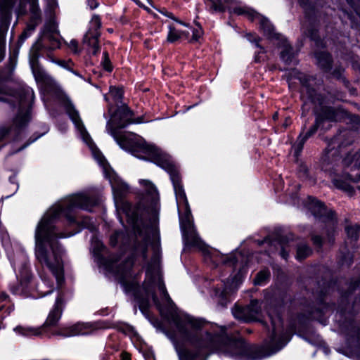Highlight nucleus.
<instances>
[{
  "label": "nucleus",
  "mask_w": 360,
  "mask_h": 360,
  "mask_svg": "<svg viewBox=\"0 0 360 360\" xmlns=\"http://www.w3.org/2000/svg\"><path fill=\"white\" fill-rule=\"evenodd\" d=\"M58 63L60 65H61V66H64L65 62H64V61H59Z\"/></svg>",
  "instance_id": "obj_48"
},
{
  "label": "nucleus",
  "mask_w": 360,
  "mask_h": 360,
  "mask_svg": "<svg viewBox=\"0 0 360 360\" xmlns=\"http://www.w3.org/2000/svg\"><path fill=\"white\" fill-rule=\"evenodd\" d=\"M131 266H132V262L131 261L127 262V270L125 272H124V271L122 272V275L123 276V279L127 276V274H128V271L129 270V269H131Z\"/></svg>",
  "instance_id": "obj_39"
},
{
  "label": "nucleus",
  "mask_w": 360,
  "mask_h": 360,
  "mask_svg": "<svg viewBox=\"0 0 360 360\" xmlns=\"http://www.w3.org/2000/svg\"><path fill=\"white\" fill-rule=\"evenodd\" d=\"M288 124H289V123H288V120H286V122H285V124H284L285 127H287V126L288 125Z\"/></svg>",
  "instance_id": "obj_55"
},
{
  "label": "nucleus",
  "mask_w": 360,
  "mask_h": 360,
  "mask_svg": "<svg viewBox=\"0 0 360 360\" xmlns=\"http://www.w3.org/2000/svg\"><path fill=\"white\" fill-rule=\"evenodd\" d=\"M192 38L189 40L190 43H201L200 41V38L202 35V30L200 26H198V28L192 30Z\"/></svg>",
  "instance_id": "obj_25"
},
{
  "label": "nucleus",
  "mask_w": 360,
  "mask_h": 360,
  "mask_svg": "<svg viewBox=\"0 0 360 360\" xmlns=\"http://www.w3.org/2000/svg\"><path fill=\"white\" fill-rule=\"evenodd\" d=\"M309 110V103H307V102L304 103V105H303V111H305V110Z\"/></svg>",
  "instance_id": "obj_45"
},
{
  "label": "nucleus",
  "mask_w": 360,
  "mask_h": 360,
  "mask_svg": "<svg viewBox=\"0 0 360 360\" xmlns=\"http://www.w3.org/2000/svg\"><path fill=\"white\" fill-rule=\"evenodd\" d=\"M316 63L320 68L325 72H328L331 68V57L324 51H320L314 55Z\"/></svg>",
  "instance_id": "obj_16"
},
{
  "label": "nucleus",
  "mask_w": 360,
  "mask_h": 360,
  "mask_svg": "<svg viewBox=\"0 0 360 360\" xmlns=\"http://www.w3.org/2000/svg\"><path fill=\"white\" fill-rule=\"evenodd\" d=\"M175 321L176 322V324L179 326V322L177 321V320H175Z\"/></svg>",
  "instance_id": "obj_59"
},
{
  "label": "nucleus",
  "mask_w": 360,
  "mask_h": 360,
  "mask_svg": "<svg viewBox=\"0 0 360 360\" xmlns=\"http://www.w3.org/2000/svg\"><path fill=\"white\" fill-rule=\"evenodd\" d=\"M139 184L144 191L145 205L155 210L159 203V193L155 184L148 179H140Z\"/></svg>",
  "instance_id": "obj_11"
},
{
  "label": "nucleus",
  "mask_w": 360,
  "mask_h": 360,
  "mask_svg": "<svg viewBox=\"0 0 360 360\" xmlns=\"http://www.w3.org/2000/svg\"><path fill=\"white\" fill-rule=\"evenodd\" d=\"M271 322L272 331L270 339L261 348L249 347L242 338L231 339L224 337L225 328L221 327V335L212 337L205 333L191 338L192 345L199 349V353L205 350H217L226 355L242 360H260L269 356L281 349L290 340V335L283 331L280 315L275 311H268Z\"/></svg>",
  "instance_id": "obj_2"
},
{
  "label": "nucleus",
  "mask_w": 360,
  "mask_h": 360,
  "mask_svg": "<svg viewBox=\"0 0 360 360\" xmlns=\"http://www.w3.org/2000/svg\"><path fill=\"white\" fill-rule=\"evenodd\" d=\"M52 292V289H51V290H48V292H46V293H44V295H46V294H48V293H50V292Z\"/></svg>",
  "instance_id": "obj_53"
},
{
  "label": "nucleus",
  "mask_w": 360,
  "mask_h": 360,
  "mask_svg": "<svg viewBox=\"0 0 360 360\" xmlns=\"http://www.w3.org/2000/svg\"><path fill=\"white\" fill-rule=\"evenodd\" d=\"M338 117V112L332 108L323 107L319 112H317L315 124L303 135L302 132L297 138L294 145L295 150L297 153H300L304 146L305 141L317 131L318 128L326 121H336Z\"/></svg>",
  "instance_id": "obj_7"
},
{
  "label": "nucleus",
  "mask_w": 360,
  "mask_h": 360,
  "mask_svg": "<svg viewBox=\"0 0 360 360\" xmlns=\"http://www.w3.org/2000/svg\"><path fill=\"white\" fill-rule=\"evenodd\" d=\"M358 188L360 190V186L358 187Z\"/></svg>",
  "instance_id": "obj_62"
},
{
  "label": "nucleus",
  "mask_w": 360,
  "mask_h": 360,
  "mask_svg": "<svg viewBox=\"0 0 360 360\" xmlns=\"http://www.w3.org/2000/svg\"><path fill=\"white\" fill-rule=\"evenodd\" d=\"M79 328V326H74L72 330L70 335H77L80 333V332L77 330Z\"/></svg>",
  "instance_id": "obj_40"
},
{
  "label": "nucleus",
  "mask_w": 360,
  "mask_h": 360,
  "mask_svg": "<svg viewBox=\"0 0 360 360\" xmlns=\"http://www.w3.org/2000/svg\"><path fill=\"white\" fill-rule=\"evenodd\" d=\"M11 290L14 294H20L23 292V290L20 288V287L11 288Z\"/></svg>",
  "instance_id": "obj_41"
},
{
  "label": "nucleus",
  "mask_w": 360,
  "mask_h": 360,
  "mask_svg": "<svg viewBox=\"0 0 360 360\" xmlns=\"http://www.w3.org/2000/svg\"><path fill=\"white\" fill-rule=\"evenodd\" d=\"M29 144H30V143H27L26 145H25V146H24V148H25V147H27V145H29ZM22 148H23V147H22V148H20L18 150H22Z\"/></svg>",
  "instance_id": "obj_54"
},
{
  "label": "nucleus",
  "mask_w": 360,
  "mask_h": 360,
  "mask_svg": "<svg viewBox=\"0 0 360 360\" xmlns=\"http://www.w3.org/2000/svg\"><path fill=\"white\" fill-rule=\"evenodd\" d=\"M8 295L5 292H2L1 294V298L2 300H6L7 298Z\"/></svg>",
  "instance_id": "obj_47"
},
{
  "label": "nucleus",
  "mask_w": 360,
  "mask_h": 360,
  "mask_svg": "<svg viewBox=\"0 0 360 360\" xmlns=\"http://www.w3.org/2000/svg\"><path fill=\"white\" fill-rule=\"evenodd\" d=\"M169 32L167 34V41L169 43L176 42L180 39H188V32L181 31L174 25L168 26Z\"/></svg>",
  "instance_id": "obj_18"
},
{
  "label": "nucleus",
  "mask_w": 360,
  "mask_h": 360,
  "mask_svg": "<svg viewBox=\"0 0 360 360\" xmlns=\"http://www.w3.org/2000/svg\"><path fill=\"white\" fill-rule=\"evenodd\" d=\"M133 116L134 112L127 106H122L113 117L112 122H115L116 127L110 122L107 124L108 132L115 139L119 146L125 150L133 147L134 142L128 135L120 133L118 129L125 127L129 124L142 122L141 118L133 120Z\"/></svg>",
  "instance_id": "obj_6"
},
{
  "label": "nucleus",
  "mask_w": 360,
  "mask_h": 360,
  "mask_svg": "<svg viewBox=\"0 0 360 360\" xmlns=\"http://www.w3.org/2000/svg\"><path fill=\"white\" fill-rule=\"evenodd\" d=\"M354 165L360 168V150L354 155Z\"/></svg>",
  "instance_id": "obj_36"
},
{
  "label": "nucleus",
  "mask_w": 360,
  "mask_h": 360,
  "mask_svg": "<svg viewBox=\"0 0 360 360\" xmlns=\"http://www.w3.org/2000/svg\"><path fill=\"white\" fill-rule=\"evenodd\" d=\"M101 26V18L98 15H93L90 21V28L84 37V44L86 45H98L100 43L99 29Z\"/></svg>",
  "instance_id": "obj_12"
},
{
  "label": "nucleus",
  "mask_w": 360,
  "mask_h": 360,
  "mask_svg": "<svg viewBox=\"0 0 360 360\" xmlns=\"http://www.w3.org/2000/svg\"><path fill=\"white\" fill-rule=\"evenodd\" d=\"M96 203L84 193L75 194L65 199L61 204L51 207L44 216L35 232V255L43 266H46L60 282L63 267L61 259L62 250L56 240L57 238H65L72 234L57 233L53 225V221L64 214L70 221H73L69 212L75 208L89 210Z\"/></svg>",
  "instance_id": "obj_1"
},
{
  "label": "nucleus",
  "mask_w": 360,
  "mask_h": 360,
  "mask_svg": "<svg viewBox=\"0 0 360 360\" xmlns=\"http://www.w3.org/2000/svg\"><path fill=\"white\" fill-rule=\"evenodd\" d=\"M359 233H360V226H359Z\"/></svg>",
  "instance_id": "obj_63"
},
{
  "label": "nucleus",
  "mask_w": 360,
  "mask_h": 360,
  "mask_svg": "<svg viewBox=\"0 0 360 360\" xmlns=\"http://www.w3.org/2000/svg\"><path fill=\"white\" fill-rule=\"evenodd\" d=\"M312 240L314 245H318L319 247L321 245L322 240L321 237L316 236L312 238Z\"/></svg>",
  "instance_id": "obj_37"
},
{
  "label": "nucleus",
  "mask_w": 360,
  "mask_h": 360,
  "mask_svg": "<svg viewBox=\"0 0 360 360\" xmlns=\"http://www.w3.org/2000/svg\"><path fill=\"white\" fill-rule=\"evenodd\" d=\"M33 73L36 76L35 70L33 69Z\"/></svg>",
  "instance_id": "obj_58"
},
{
  "label": "nucleus",
  "mask_w": 360,
  "mask_h": 360,
  "mask_svg": "<svg viewBox=\"0 0 360 360\" xmlns=\"http://www.w3.org/2000/svg\"><path fill=\"white\" fill-rule=\"evenodd\" d=\"M211 4V8L214 11L223 12L226 9L229 10L230 13L238 15H243L248 19L253 21L258 20L260 27L263 30L266 37L271 40L273 43H277L278 45H285L288 42L287 39L280 33L275 31V28L271 22L265 17L261 15L254 9L245 6L238 5L234 0H207Z\"/></svg>",
  "instance_id": "obj_4"
},
{
  "label": "nucleus",
  "mask_w": 360,
  "mask_h": 360,
  "mask_svg": "<svg viewBox=\"0 0 360 360\" xmlns=\"http://www.w3.org/2000/svg\"><path fill=\"white\" fill-rule=\"evenodd\" d=\"M229 261H230L231 262H232L233 264H234V262H235L234 261H233V259H229Z\"/></svg>",
  "instance_id": "obj_56"
},
{
  "label": "nucleus",
  "mask_w": 360,
  "mask_h": 360,
  "mask_svg": "<svg viewBox=\"0 0 360 360\" xmlns=\"http://www.w3.org/2000/svg\"><path fill=\"white\" fill-rule=\"evenodd\" d=\"M37 138H34V140L32 141V142H33L34 141L37 140Z\"/></svg>",
  "instance_id": "obj_60"
},
{
  "label": "nucleus",
  "mask_w": 360,
  "mask_h": 360,
  "mask_svg": "<svg viewBox=\"0 0 360 360\" xmlns=\"http://www.w3.org/2000/svg\"><path fill=\"white\" fill-rule=\"evenodd\" d=\"M140 150L144 155L138 156L139 158L150 160L170 174L177 205H184L186 211H188V202L183 186L180 184L179 176L174 169L170 156L155 146L149 144L141 145L140 146Z\"/></svg>",
  "instance_id": "obj_5"
},
{
  "label": "nucleus",
  "mask_w": 360,
  "mask_h": 360,
  "mask_svg": "<svg viewBox=\"0 0 360 360\" xmlns=\"http://www.w3.org/2000/svg\"><path fill=\"white\" fill-rule=\"evenodd\" d=\"M69 113H70L72 120L73 121L75 126L79 131L81 136H82V139H84V141L87 144H90L91 143V138H90L89 135L88 134L84 124H82V122L78 115L77 112H76L75 110H72Z\"/></svg>",
  "instance_id": "obj_17"
},
{
  "label": "nucleus",
  "mask_w": 360,
  "mask_h": 360,
  "mask_svg": "<svg viewBox=\"0 0 360 360\" xmlns=\"http://www.w3.org/2000/svg\"><path fill=\"white\" fill-rule=\"evenodd\" d=\"M167 16H168L169 18L173 19L174 20H175L177 23L181 25H184V26H186V27H188V25L181 20H177L176 18H175L173 15V14L172 13H167L166 14Z\"/></svg>",
  "instance_id": "obj_35"
},
{
  "label": "nucleus",
  "mask_w": 360,
  "mask_h": 360,
  "mask_svg": "<svg viewBox=\"0 0 360 360\" xmlns=\"http://www.w3.org/2000/svg\"><path fill=\"white\" fill-rule=\"evenodd\" d=\"M183 237L186 243L191 245H199L200 239L196 233L194 225L189 219L181 224Z\"/></svg>",
  "instance_id": "obj_13"
},
{
  "label": "nucleus",
  "mask_w": 360,
  "mask_h": 360,
  "mask_svg": "<svg viewBox=\"0 0 360 360\" xmlns=\"http://www.w3.org/2000/svg\"><path fill=\"white\" fill-rule=\"evenodd\" d=\"M4 54H5L4 46H0V60H1L3 59V58L4 57Z\"/></svg>",
  "instance_id": "obj_42"
},
{
  "label": "nucleus",
  "mask_w": 360,
  "mask_h": 360,
  "mask_svg": "<svg viewBox=\"0 0 360 360\" xmlns=\"http://www.w3.org/2000/svg\"><path fill=\"white\" fill-rule=\"evenodd\" d=\"M25 276H27V267L25 266Z\"/></svg>",
  "instance_id": "obj_51"
},
{
  "label": "nucleus",
  "mask_w": 360,
  "mask_h": 360,
  "mask_svg": "<svg viewBox=\"0 0 360 360\" xmlns=\"http://www.w3.org/2000/svg\"><path fill=\"white\" fill-rule=\"evenodd\" d=\"M349 133L347 131H344L330 140L325 139L328 146L323 150L320 159V167L321 170L331 179L334 186L352 196L355 191L349 182L360 181V174L355 178H352L348 174H343L341 176L338 174V172L341 169L339 148L350 143V141L344 140Z\"/></svg>",
  "instance_id": "obj_3"
},
{
  "label": "nucleus",
  "mask_w": 360,
  "mask_h": 360,
  "mask_svg": "<svg viewBox=\"0 0 360 360\" xmlns=\"http://www.w3.org/2000/svg\"><path fill=\"white\" fill-rule=\"evenodd\" d=\"M86 1L91 10L96 8L99 6V4L96 0H86Z\"/></svg>",
  "instance_id": "obj_34"
},
{
  "label": "nucleus",
  "mask_w": 360,
  "mask_h": 360,
  "mask_svg": "<svg viewBox=\"0 0 360 360\" xmlns=\"http://www.w3.org/2000/svg\"><path fill=\"white\" fill-rule=\"evenodd\" d=\"M129 359V354L124 353L122 354V360H128Z\"/></svg>",
  "instance_id": "obj_46"
},
{
  "label": "nucleus",
  "mask_w": 360,
  "mask_h": 360,
  "mask_svg": "<svg viewBox=\"0 0 360 360\" xmlns=\"http://www.w3.org/2000/svg\"><path fill=\"white\" fill-rule=\"evenodd\" d=\"M118 237H119V233H115V234L111 236L110 240V243L112 244V245H116L117 240Z\"/></svg>",
  "instance_id": "obj_38"
},
{
  "label": "nucleus",
  "mask_w": 360,
  "mask_h": 360,
  "mask_svg": "<svg viewBox=\"0 0 360 360\" xmlns=\"http://www.w3.org/2000/svg\"><path fill=\"white\" fill-rule=\"evenodd\" d=\"M310 210H311L313 214L316 217H322L326 212L325 207L321 202L318 200L313 201L310 207Z\"/></svg>",
  "instance_id": "obj_22"
},
{
  "label": "nucleus",
  "mask_w": 360,
  "mask_h": 360,
  "mask_svg": "<svg viewBox=\"0 0 360 360\" xmlns=\"http://www.w3.org/2000/svg\"><path fill=\"white\" fill-rule=\"evenodd\" d=\"M302 4H304V2L302 1V0H300Z\"/></svg>",
  "instance_id": "obj_61"
},
{
  "label": "nucleus",
  "mask_w": 360,
  "mask_h": 360,
  "mask_svg": "<svg viewBox=\"0 0 360 360\" xmlns=\"http://www.w3.org/2000/svg\"><path fill=\"white\" fill-rule=\"evenodd\" d=\"M14 330L22 335H39L41 333V328H24L21 326L16 327Z\"/></svg>",
  "instance_id": "obj_20"
},
{
  "label": "nucleus",
  "mask_w": 360,
  "mask_h": 360,
  "mask_svg": "<svg viewBox=\"0 0 360 360\" xmlns=\"http://www.w3.org/2000/svg\"><path fill=\"white\" fill-rule=\"evenodd\" d=\"M8 127H2L0 128V141H1L9 133Z\"/></svg>",
  "instance_id": "obj_32"
},
{
  "label": "nucleus",
  "mask_w": 360,
  "mask_h": 360,
  "mask_svg": "<svg viewBox=\"0 0 360 360\" xmlns=\"http://www.w3.org/2000/svg\"><path fill=\"white\" fill-rule=\"evenodd\" d=\"M281 255L283 258H284L285 259H287V258L288 257V253L284 249H283L281 252Z\"/></svg>",
  "instance_id": "obj_44"
},
{
  "label": "nucleus",
  "mask_w": 360,
  "mask_h": 360,
  "mask_svg": "<svg viewBox=\"0 0 360 360\" xmlns=\"http://www.w3.org/2000/svg\"><path fill=\"white\" fill-rule=\"evenodd\" d=\"M74 52L77 53L79 51L77 50V46H74Z\"/></svg>",
  "instance_id": "obj_52"
},
{
  "label": "nucleus",
  "mask_w": 360,
  "mask_h": 360,
  "mask_svg": "<svg viewBox=\"0 0 360 360\" xmlns=\"http://www.w3.org/2000/svg\"><path fill=\"white\" fill-rule=\"evenodd\" d=\"M261 312V307L257 300H252L250 304L245 307H236L233 310V314L237 319L244 321H255Z\"/></svg>",
  "instance_id": "obj_10"
},
{
  "label": "nucleus",
  "mask_w": 360,
  "mask_h": 360,
  "mask_svg": "<svg viewBox=\"0 0 360 360\" xmlns=\"http://www.w3.org/2000/svg\"><path fill=\"white\" fill-rule=\"evenodd\" d=\"M246 37H247L248 41L250 43H255L257 44L259 42V38L255 34H248L246 35Z\"/></svg>",
  "instance_id": "obj_31"
},
{
  "label": "nucleus",
  "mask_w": 360,
  "mask_h": 360,
  "mask_svg": "<svg viewBox=\"0 0 360 360\" xmlns=\"http://www.w3.org/2000/svg\"><path fill=\"white\" fill-rule=\"evenodd\" d=\"M146 248H144L143 249V257H146Z\"/></svg>",
  "instance_id": "obj_49"
},
{
  "label": "nucleus",
  "mask_w": 360,
  "mask_h": 360,
  "mask_svg": "<svg viewBox=\"0 0 360 360\" xmlns=\"http://www.w3.org/2000/svg\"><path fill=\"white\" fill-rule=\"evenodd\" d=\"M62 304L63 300L60 297H58L53 308L49 312L48 317L44 323L43 326H53L57 324L60 319L62 314Z\"/></svg>",
  "instance_id": "obj_14"
},
{
  "label": "nucleus",
  "mask_w": 360,
  "mask_h": 360,
  "mask_svg": "<svg viewBox=\"0 0 360 360\" xmlns=\"http://www.w3.org/2000/svg\"><path fill=\"white\" fill-rule=\"evenodd\" d=\"M277 117V114L274 115V119H276Z\"/></svg>",
  "instance_id": "obj_57"
},
{
  "label": "nucleus",
  "mask_w": 360,
  "mask_h": 360,
  "mask_svg": "<svg viewBox=\"0 0 360 360\" xmlns=\"http://www.w3.org/2000/svg\"><path fill=\"white\" fill-rule=\"evenodd\" d=\"M269 277V272L268 271L264 270L261 271L257 274L256 278L254 280V282L257 285H260Z\"/></svg>",
  "instance_id": "obj_26"
},
{
  "label": "nucleus",
  "mask_w": 360,
  "mask_h": 360,
  "mask_svg": "<svg viewBox=\"0 0 360 360\" xmlns=\"http://www.w3.org/2000/svg\"><path fill=\"white\" fill-rule=\"evenodd\" d=\"M297 51L293 49L292 46H285V49L281 51V59L286 63H290L295 58Z\"/></svg>",
  "instance_id": "obj_19"
},
{
  "label": "nucleus",
  "mask_w": 360,
  "mask_h": 360,
  "mask_svg": "<svg viewBox=\"0 0 360 360\" xmlns=\"http://www.w3.org/2000/svg\"><path fill=\"white\" fill-rule=\"evenodd\" d=\"M37 25V22H31L27 25V27L25 29L23 32L20 34L19 37V43H24L25 39L29 37L32 32L34 31L36 26Z\"/></svg>",
  "instance_id": "obj_23"
},
{
  "label": "nucleus",
  "mask_w": 360,
  "mask_h": 360,
  "mask_svg": "<svg viewBox=\"0 0 360 360\" xmlns=\"http://www.w3.org/2000/svg\"><path fill=\"white\" fill-rule=\"evenodd\" d=\"M110 94L116 101H119L122 98V90L115 86H111L110 88Z\"/></svg>",
  "instance_id": "obj_28"
},
{
  "label": "nucleus",
  "mask_w": 360,
  "mask_h": 360,
  "mask_svg": "<svg viewBox=\"0 0 360 360\" xmlns=\"http://www.w3.org/2000/svg\"><path fill=\"white\" fill-rule=\"evenodd\" d=\"M186 320L188 323L193 328H198L200 326V321L194 319L193 318L188 317Z\"/></svg>",
  "instance_id": "obj_33"
},
{
  "label": "nucleus",
  "mask_w": 360,
  "mask_h": 360,
  "mask_svg": "<svg viewBox=\"0 0 360 360\" xmlns=\"http://www.w3.org/2000/svg\"><path fill=\"white\" fill-rule=\"evenodd\" d=\"M38 0H0V14L3 18H6L14 11L18 15L25 13L26 4H30V11L35 15L32 22H37L39 17Z\"/></svg>",
  "instance_id": "obj_8"
},
{
  "label": "nucleus",
  "mask_w": 360,
  "mask_h": 360,
  "mask_svg": "<svg viewBox=\"0 0 360 360\" xmlns=\"http://www.w3.org/2000/svg\"><path fill=\"white\" fill-rule=\"evenodd\" d=\"M309 96H310V99H311V102L314 103V98L311 96V95H310Z\"/></svg>",
  "instance_id": "obj_50"
},
{
  "label": "nucleus",
  "mask_w": 360,
  "mask_h": 360,
  "mask_svg": "<svg viewBox=\"0 0 360 360\" xmlns=\"http://www.w3.org/2000/svg\"><path fill=\"white\" fill-rule=\"evenodd\" d=\"M311 254V248L306 244H301L298 245L297 249V259L302 260L309 257Z\"/></svg>",
  "instance_id": "obj_21"
},
{
  "label": "nucleus",
  "mask_w": 360,
  "mask_h": 360,
  "mask_svg": "<svg viewBox=\"0 0 360 360\" xmlns=\"http://www.w3.org/2000/svg\"><path fill=\"white\" fill-rule=\"evenodd\" d=\"M359 226L355 224L354 226H347L345 227V231L349 238L356 240L359 236Z\"/></svg>",
  "instance_id": "obj_24"
},
{
  "label": "nucleus",
  "mask_w": 360,
  "mask_h": 360,
  "mask_svg": "<svg viewBox=\"0 0 360 360\" xmlns=\"http://www.w3.org/2000/svg\"><path fill=\"white\" fill-rule=\"evenodd\" d=\"M153 302L155 303V304L158 307H160V302L158 300V299L157 298L156 295H153Z\"/></svg>",
  "instance_id": "obj_43"
},
{
  "label": "nucleus",
  "mask_w": 360,
  "mask_h": 360,
  "mask_svg": "<svg viewBox=\"0 0 360 360\" xmlns=\"http://www.w3.org/2000/svg\"><path fill=\"white\" fill-rule=\"evenodd\" d=\"M92 152L95 159L103 167L105 176L109 179L114 193L117 195H121L122 193L127 191L129 187L128 185L123 182L122 179H120V177H118L117 174L111 170L105 158L99 151L92 148Z\"/></svg>",
  "instance_id": "obj_9"
},
{
  "label": "nucleus",
  "mask_w": 360,
  "mask_h": 360,
  "mask_svg": "<svg viewBox=\"0 0 360 360\" xmlns=\"http://www.w3.org/2000/svg\"><path fill=\"white\" fill-rule=\"evenodd\" d=\"M29 120V113L27 111L24 114H19L15 119V124L18 127H22Z\"/></svg>",
  "instance_id": "obj_27"
},
{
  "label": "nucleus",
  "mask_w": 360,
  "mask_h": 360,
  "mask_svg": "<svg viewBox=\"0 0 360 360\" xmlns=\"http://www.w3.org/2000/svg\"><path fill=\"white\" fill-rule=\"evenodd\" d=\"M146 276L150 280V282H155L156 281H158V288L162 294V299L168 303L172 302L171 298L166 290L165 285L160 278L158 269H154L153 271H151L148 268L146 272Z\"/></svg>",
  "instance_id": "obj_15"
},
{
  "label": "nucleus",
  "mask_w": 360,
  "mask_h": 360,
  "mask_svg": "<svg viewBox=\"0 0 360 360\" xmlns=\"http://www.w3.org/2000/svg\"><path fill=\"white\" fill-rule=\"evenodd\" d=\"M309 38V42L312 43L314 42L316 44L318 43V36H317V32L316 30H311L310 32L309 36L308 37Z\"/></svg>",
  "instance_id": "obj_30"
},
{
  "label": "nucleus",
  "mask_w": 360,
  "mask_h": 360,
  "mask_svg": "<svg viewBox=\"0 0 360 360\" xmlns=\"http://www.w3.org/2000/svg\"><path fill=\"white\" fill-rule=\"evenodd\" d=\"M103 60L102 62V65L103 66V68L108 72H111L112 70V66L111 65L108 53L107 52H104L103 53Z\"/></svg>",
  "instance_id": "obj_29"
}]
</instances>
